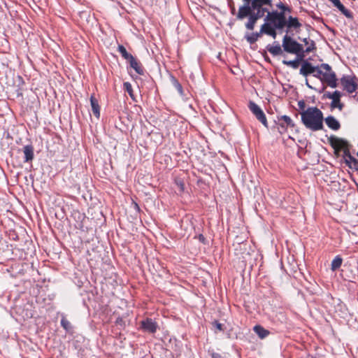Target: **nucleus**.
<instances>
[{
    "label": "nucleus",
    "instance_id": "obj_1",
    "mask_svg": "<svg viewBox=\"0 0 358 358\" xmlns=\"http://www.w3.org/2000/svg\"><path fill=\"white\" fill-rule=\"evenodd\" d=\"M301 122L308 129L313 131L322 130L324 128L323 113L318 108L310 106L306 111L300 112Z\"/></svg>",
    "mask_w": 358,
    "mask_h": 358
},
{
    "label": "nucleus",
    "instance_id": "obj_2",
    "mask_svg": "<svg viewBox=\"0 0 358 358\" xmlns=\"http://www.w3.org/2000/svg\"><path fill=\"white\" fill-rule=\"evenodd\" d=\"M264 21L265 22L264 24H268L270 27H273L277 29H282L287 24L284 12H278L277 10L268 12L264 18Z\"/></svg>",
    "mask_w": 358,
    "mask_h": 358
},
{
    "label": "nucleus",
    "instance_id": "obj_3",
    "mask_svg": "<svg viewBox=\"0 0 358 358\" xmlns=\"http://www.w3.org/2000/svg\"><path fill=\"white\" fill-rule=\"evenodd\" d=\"M282 47L285 52L290 54L299 55L303 51V45L298 43L288 34L283 36Z\"/></svg>",
    "mask_w": 358,
    "mask_h": 358
},
{
    "label": "nucleus",
    "instance_id": "obj_4",
    "mask_svg": "<svg viewBox=\"0 0 358 358\" xmlns=\"http://www.w3.org/2000/svg\"><path fill=\"white\" fill-rule=\"evenodd\" d=\"M321 67L325 71L323 72L322 77H321V82L326 83L331 88H336L338 83L335 72L331 70V67L328 64H322Z\"/></svg>",
    "mask_w": 358,
    "mask_h": 358
},
{
    "label": "nucleus",
    "instance_id": "obj_5",
    "mask_svg": "<svg viewBox=\"0 0 358 358\" xmlns=\"http://www.w3.org/2000/svg\"><path fill=\"white\" fill-rule=\"evenodd\" d=\"M248 108L256 118L266 127H268L267 120L265 113L262 108L254 101H250Z\"/></svg>",
    "mask_w": 358,
    "mask_h": 358
},
{
    "label": "nucleus",
    "instance_id": "obj_6",
    "mask_svg": "<svg viewBox=\"0 0 358 358\" xmlns=\"http://www.w3.org/2000/svg\"><path fill=\"white\" fill-rule=\"evenodd\" d=\"M356 79L355 76H343L341 78V83L343 89L350 94L355 92L357 89Z\"/></svg>",
    "mask_w": 358,
    "mask_h": 358
},
{
    "label": "nucleus",
    "instance_id": "obj_7",
    "mask_svg": "<svg viewBox=\"0 0 358 358\" xmlns=\"http://www.w3.org/2000/svg\"><path fill=\"white\" fill-rule=\"evenodd\" d=\"M247 15L248 17V22L245 23V28L248 30H253L257 21L263 17L265 14L262 13V10H250Z\"/></svg>",
    "mask_w": 358,
    "mask_h": 358
},
{
    "label": "nucleus",
    "instance_id": "obj_8",
    "mask_svg": "<svg viewBox=\"0 0 358 358\" xmlns=\"http://www.w3.org/2000/svg\"><path fill=\"white\" fill-rule=\"evenodd\" d=\"M342 94L341 92L336 90L334 92H327L324 94V96L331 99V108H338L341 110L343 108V104L341 103V97Z\"/></svg>",
    "mask_w": 358,
    "mask_h": 358
},
{
    "label": "nucleus",
    "instance_id": "obj_9",
    "mask_svg": "<svg viewBox=\"0 0 358 358\" xmlns=\"http://www.w3.org/2000/svg\"><path fill=\"white\" fill-rule=\"evenodd\" d=\"M272 0H253L250 6V10H262V13H268L269 10L266 6H271Z\"/></svg>",
    "mask_w": 358,
    "mask_h": 358
},
{
    "label": "nucleus",
    "instance_id": "obj_10",
    "mask_svg": "<svg viewBox=\"0 0 358 358\" xmlns=\"http://www.w3.org/2000/svg\"><path fill=\"white\" fill-rule=\"evenodd\" d=\"M331 144L332 147L336 150H343V157H345V152L346 150H350L349 149V143L346 140L340 138H332L331 139Z\"/></svg>",
    "mask_w": 358,
    "mask_h": 358
},
{
    "label": "nucleus",
    "instance_id": "obj_11",
    "mask_svg": "<svg viewBox=\"0 0 358 358\" xmlns=\"http://www.w3.org/2000/svg\"><path fill=\"white\" fill-rule=\"evenodd\" d=\"M244 4L239 7L238 11L236 14V18L239 20H242L247 17L250 11V6L253 0H243Z\"/></svg>",
    "mask_w": 358,
    "mask_h": 358
},
{
    "label": "nucleus",
    "instance_id": "obj_12",
    "mask_svg": "<svg viewBox=\"0 0 358 358\" xmlns=\"http://www.w3.org/2000/svg\"><path fill=\"white\" fill-rule=\"evenodd\" d=\"M317 66H313L307 60L303 61L299 73L304 77H308L309 75L313 74L317 71Z\"/></svg>",
    "mask_w": 358,
    "mask_h": 358
},
{
    "label": "nucleus",
    "instance_id": "obj_13",
    "mask_svg": "<svg viewBox=\"0 0 358 358\" xmlns=\"http://www.w3.org/2000/svg\"><path fill=\"white\" fill-rule=\"evenodd\" d=\"M157 324L150 318L141 321V328L149 333H155L157 329Z\"/></svg>",
    "mask_w": 358,
    "mask_h": 358
},
{
    "label": "nucleus",
    "instance_id": "obj_14",
    "mask_svg": "<svg viewBox=\"0 0 358 358\" xmlns=\"http://www.w3.org/2000/svg\"><path fill=\"white\" fill-rule=\"evenodd\" d=\"M331 1L333 5L336 7L343 15H344L347 18L352 19L353 17L352 12L348 10L340 1V0H329Z\"/></svg>",
    "mask_w": 358,
    "mask_h": 358
},
{
    "label": "nucleus",
    "instance_id": "obj_15",
    "mask_svg": "<svg viewBox=\"0 0 358 358\" xmlns=\"http://www.w3.org/2000/svg\"><path fill=\"white\" fill-rule=\"evenodd\" d=\"M344 158L346 164H348L350 168L358 171V160L351 155L350 150L345 152Z\"/></svg>",
    "mask_w": 358,
    "mask_h": 358
},
{
    "label": "nucleus",
    "instance_id": "obj_16",
    "mask_svg": "<svg viewBox=\"0 0 358 358\" xmlns=\"http://www.w3.org/2000/svg\"><path fill=\"white\" fill-rule=\"evenodd\" d=\"M266 50L273 55L278 56L283 53V48L282 49L278 42L275 41L272 45H268Z\"/></svg>",
    "mask_w": 358,
    "mask_h": 358
},
{
    "label": "nucleus",
    "instance_id": "obj_17",
    "mask_svg": "<svg viewBox=\"0 0 358 358\" xmlns=\"http://www.w3.org/2000/svg\"><path fill=\"white\" fill-rule=\"evenodd\" d=\"M327 127L334 131H337L341 128L340 122L332 115L324 118Z\"/></svg>",
    "mask_w": 358,
    "mask_h": 358
},
{
    "label": "nucleus",
    "instance_id": "obj_18",
    "mask_svg": "<svg viewBox=\"0 0 358 358\" xmlns=\"http://www.w3.org/2000/svg\"><path fill=\"white\" fill-rule=\"evenodd\" d=\"M24 152V162H29L33 160L34 154V148L31 145H27L23 148Z\"/></svg>",
    "mask_w": 358,
    "mask_h": 358
},
{
    "label": "nucleus",
    "instance_id": "obj_19",
    "mask_svg": "<svg viewBox=\"0 0 358 358\" xmlns=\"http://www.w3.org/2000/svg\"><path fill=\"white\" fill-rule=\"evenodd\" d=\"M275 28L270 27L268 24H263L262 25V33L271 36L273 38H275L277 36Z\"/></svg>",
    "mask_w": 358,
    "mask_h": 358
},
{
    "label": "nucleus",
    "instance_id": "obj_20",
    "mask_svg": "<svg viewBox=\"0 0 358 358\" xmlns=\"http://www.w3.org/2000/svg\"><path fill=\"white\" fill-rule=\"evenodd\" d=\"M264 33H262V27L260 28V30L259 32H252L251 34H247L245 36V38L250 44L255 43L258 38L263 34Z\"/></svg>",
    "mask_w": 358,
    "mask_h": 358
},
{
    "label": "nucleus",
    "instance_id": "obj_21",
    "mask_svg": "<svg viewBox=\"0 0 358 358\" xmlns=\"http://www.w3.org/2000/svg\"><path fill=\"white\" fill-rule=\"evenodd\" d=\"M130 66L139 75H143L144 71L141 64L133 57L129 61Z\"/></svg>",
    "mask_w": 358,
    "mask_h": 358
},
{
    "label": "nucleus",
    "instance_id": "obj_22",
    "mask_svg": "<svg viewBox=\"0 0 358 358\" xmlns=\"http://www.w3.org/2000/svg\"><path fill=\"white\" fill-rule=\"evenodd\" d=\"M90 103H91L92 110L94 115L97 118H99V117H100V107H99L98 101L92 95L90 97Z\"/></svg>",
    "mask_w": 358,
    "mask_h": 358
},
{
    "label": "nucleus",
    "instance_id": "obj_23",
    "mask_svg": "<svg viewBox=\"0 0 358 358\" xmlns=\"http://www.w3.org/2000/svg\"><path fill=\"white\" fill-rule=\"evenodd\" d=\"M253 330L262 339L266 338L269 334V331L260 325L255 326Z\"/></svg>",
    "mask_w": 358,
    "mask_h": 358
},
{
    "label": "nucleus",
    "instance_id": "obj_24",
    "mask_svg": "<svg viewBox=\"0 0 358 358\" xmlns=\"http://www.w3.org/2000/svg\"><path fill=\"white\" fill-rule=\"evenodd\" d=\"M286 26L287 27V28L297 29L299 28L301 26V24L296 17L289 16L288 17V20L287 21Z\"/></svg>",
    "mask_w": 358,
    "mask_h": 358
},
{
    "label": "nucleus",
    "instance_id": "obj_25",
    "mask_svg": "<svg viewBox=\"0 0 358 358\" xmlns=\"http://www.w3.org/2000/svg\"><path fill=\"white\" fill-rule=\"evenodd\" d=\"M342 262H343L342 258L339 255H337L336 257H335V258L331 262V269L332 271L337 270L338 268H339L341 267Z\"/></svg>",
    "mask_w": 358,
    "mask_h": 358
},
{
    "label": "nucleus",
    "instance_id": "obj_26",
    "mask_svg": "<svg viewBox=\"0 0 358 358\" xmlns=\"http://www.w3.org/2000/svg\"><path fill=\"white\" fill-rule=\"evenodd\" d=\"M117 50L124 59L129 61L133 57V56L131 54L127 52L126 48L123 45H118Z\"/></svg>",
    "mask_w": 358,
    "mask_h": 358
},
{
    "label": "nucleus",
    "instance_id": "obj_27",
    "mask_svg": "<svg viewBox=\"0 0 358 358\" xmlns=\"http://www.w3.org/2000/svg\"><path fill=\"white\" fill-rule=\"evenodd\" d=\"M301 62V59H295L294 60H283L282 64H285L288 66L292 67V69H296L299 66V62Z\"/></svg>",
    "mask_w": 358,
    "mask_h": 358
},
{
    "label": "nucleus",
    "instance_id": "obj_28",
    "mask_svg": "<svg viewBox=\"0 0 358 358\" xmlns=\"http://www.w3.org/2000/svg\"><path fill=\"white\" fill-rule=\"evenodd\" d=\"M279 123H284L285 126L293 127L294 126V124L292 121V120L290 118V117L287 115H282L279 119Z\"/></svg>",
    "mask_w": 358,
    "mask_h": 358
},
{
    "label": "nucleus",
    "instance_id": "obj_29",
    "mask_svg": "<svg viewBox=\"0 0 358 358\" xmlns=\"http://www.w3.org/2000/svg\"><path fill=\"white\" fill-rule=\"evenodd\" d=\"M61 326L66 330V331H69L71 329V324L70 322H69L64 316H63L61 320Z\"/></svg>",
    "mask_w": 358,
    "mask_h": 358
},
{
    "label": "nucleus",
    "instance_id": "obj_30",
    "mask_svg": "<svg viewBox=\"0 0 358 358\" xmlns=\"http://www.w3.org/2000/svg\"><path fill=\"white\" fill-rule=\"evenodd\" d=\"M171 81H172L173 85L176 87V89L178 90V92L180 94H182V85L179 83V82L174 77L171 78Z\"/></svg>",
    "mask_w": 358,
    "mask_h": 358
},
{
    "label": "nucleus",
    "instance_id": "obj_31",
    "mask_svg": "<svg viewBox=\"0 0 358 358\" xmlns=\"http://www.w3.org/2000/svg\"><path fill=\"white\" fill-rule=\"evenodd\" d=\"M317 66V71H315V72L314 73H313V76L316 78H318L321 80V77H322V74H323V69L321 67V65L320 66Z\"/></svg>",
    "mask_w": 358,
    "mask_h": 358
},
{
    "label": "nucleus",
    "instance_id": "obj_32",
    "mask_svg": "<svg viewBox=\"0 0 358 358\" xmlns=\"http://www.w3.org/2000/svg\"><path fill=\"white\" fill-rule=\"evenodd\" d=\"M124 90L129 93L130 96H132L133 90H132V86H131V83H129L128 82L124 83Z\"/></svg>",
    "mask_w": 358,
    "mask_h": 358
},
{
    "label": "nucleus",
    "instance_id": "obj_33",
    "mask_svg": "<svg viewBox=\"0 0 358 358\" xmlns=\"http://www.w3.org/2000/svg\"><path fill=\"white\" fill-rule=\"evenodd\" d=\"M298 106L301 112L306 111V102L303 100H300L298 101Z\"/></svg>",
    "mask_w": 358,
    "mask_h": 358
},
{
    "label": "nucleus",
    "instance_id": "obj_34",
    "mask_svg": "<svg viewBox=\"0 0 358 358\" xmlns=\"http://www.w3.org/2000/svg\"><path fill=\"white\" fill-rule=\"evenodd\" d=\"M277 6L281 10L280 12H284V13H285V11H290V8L286 6H285L283 3H280L279 4L277 5Z\"/></svg>",
    "mask_w": 358,
    "mask_h": 358
},
{
    "label": "nucleus",
    "instance_id": "obj_35",
    "mask_svg": "<svg viewBox=\"0 0 358 358\" xmlns=\"http://www.w3.org/2000/svg\"><path fill=\"white\" fill-rule=\"evenodd\" d=\"M287 126L284 123H278V129L280 133H283L286 131Z\"/></svg>",
    "mask_w": 358,
    "mask_h": 358
},
{
    "label": "nucleus",
    "instance_id": "obj_36",
    "mask_svg": "<svg viewBox=\"0 0 358 358\" xmlns=\"http://www.w3.org/2000/svg\"><path fill=\"white\" fill-rule=\"evenodd\" d=\"M315 48V43L313 41H310V44L304 50L305 52H310Z\"/></svg>",
    "mask_w": 358,
    "mask_h": 358
},
{
    "label": "nucleus",
    "instance_id": "obj_37",
    "mask_svg": "<svg viewBox=\"0 0 358 358\" xmlns=\"http://www.w3.org/2000/svg\"><path fill=\"white\" fill-rule=\"evenodd\" d=\"M304 53H305V51H304V49L303 48V51L301 52H300L299 55H296V59H301V61H303V59L304 57Z\"/></svg>",
    "mask_w": 358,
    "mask_h": 358
},
{
    "label": "nucleus",
    "instance_id": "obj_38",
    "mask_svg": "<svg viewBox=\"0 0 358 358\" xmlns=\"http://www.w3.org/2000/svg\"><path fill=\"white\" fill-rule=\"evenodd\" d=\"M176 184L180 187V190L182 191L184 189V185H183V182L182 181L176 182Z\"/></svg>",
    "mask_w": 358,
    "mask_h": 358
},
{
    "label": "nucleus",
    "instance_id": "obj_39",
    "mask_svg": "<svg viewBox=\"0 0 358 358\" xmlns=\"http://www.w3.org/2000/svg\"><path fill=\"white\" fill-rule=\"evenodd\" d=\"M212 358H222V357L219 353H213Z\"/></svg>",
    "mask_w": 358,
    "mask_h": 358
},
{
    "label": "nucleus",
    "instance_id": "obj_40",
    "mask_svg": "<svg viewBox=\"0 0 358 358\" xmlns=\"http://www.w3.org/2000/svg\"><path fill=\"white\" fill-rule=\"evenodd\" d=\"M306 86H307L308 88H310V89H313V87L309 84L308 80V79H307V78L306 79Z\"/></svg>",
    "mask_w": 358,
    "mask_h": 358
},
{
    "label": "nucleus",
    "instance_id": "obj_41",
    "mask_svg": "<svg viewBox=\"0 0 358 358\" xmlns=\"http://www.w3.org/2000/svg\"><path fill=\"white\" fill-rule=\"evenodd\" d=\"M216 327L219 329V330H222V324L220 323H217L216 324Z\"/></svg>",
    "mask_w": 358,
    "mask_h": 358
},
{
    "label": "nucleus",
    "instance_id": "obj_42",
    "mask_svg": "<svg viewBox=\"0 0 358 358\" xmlns=\"http://www.w3.org/2000/svg\"><path fill=\"white\" fill-rule=\"evenodd\" d=\"M235 12H236V9H235V8H234V6H233V7H231V13L232 15H234V14H235Z\"/></svg>",
    "mask_w": 358,
    "mask_h": 358
},
{
    "label": "nucleus",
    "instance_id": "obj_43",
    "mask_svg": "<svg viewBox=\"0 0 358 358\" xmlns=\"http://www.w3.org/2000/svg\"><path fill=\"white\" fill-rule=\"evenodd\" d=\"M303 41L306 45H308V38H303Z\"/></svg>",
    "mask_w": 358,
    "mask_h": 358
},
{
    "label": "nucleus",
    "instance_id": "obj_44",
    "mask_svg": "<svg viewBox=\"0 0 358 358\" xmlns=\"http://www.w3.org/2000/svg\"><path fill=\"white\" fill-rule=\"evenodd\" d=\"M357 156H358V152H357Z\"/></svg>",
    "mask_w": 358,
    "mask_h": 358
}]
</instances>
